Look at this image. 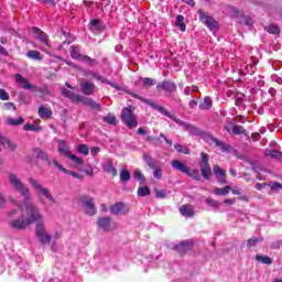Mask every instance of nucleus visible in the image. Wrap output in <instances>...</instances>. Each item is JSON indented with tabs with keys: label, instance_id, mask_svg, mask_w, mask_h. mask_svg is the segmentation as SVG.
I'll list each match as a JSON object with an SVG mask.
<instances>
[{
	"label": "nucleus",
	"instance_id": "43",
	"mask_svg": "<svg viewBox=\"0 0 282 282\" xmlns=\"http://www.w3.org/2000/svg\"><path fill=\"white\" fill-rule=\"evenodd\" d=\"M261 241H263V238L252 237L247 240V248H254V246H257V243H261Z\"/></svg>",
	"mask_w": 282,
	"mask_h": 282
},
{
	"label": "nucleus",
	"instance_id": "9",
	"mask_svg": "<svg viewBox=\"0 0 282 282\" xmlns=\"http://www.w3.org/2000/svg\"><path fill=\"white\" fill-rule=\"evenodd\" d=\"M77 102H83L86 107H90V109H94V111H102V107L99 102L94 100L91 97H85L79 95L77 97Z\"/></svg>",
	"mask_w": 282,
	"mask_h": 282
},
{
	"label": "nucleus",
	"instance_id": "32",
	"mask_svg": "<svg viewBox=\"0 0 282 282\" xmlns=\"http://www.w3.org/2000/svg\"><path fill=\"white\" fill-rule=\"evenodd\" d=\"M256 261H258V263H263L264 265H272V259L268 256H256Z\"/></svg>",
	"mask_w": 282,
	"mask_h": 282
},
{
	"label": "nucleus",
	"instance_id": "41",
	"mask_svg": "<svg viewBox=\"0 0 282 282\" xmlns=\"http://www.w3.org/2000/svg\"><path fill=\"white\" fill-rule=\"evenodd\" d=\"M174 149L175 151H177V153H183L184 155H191V150H188V148H185L180 143L174 144Z\"/></svg>",
	"mask_w": 282,
	"mask_h": 282
},
{
	"label": "nucleus",
	"instance_id": "28",
	"mask_svg": "<svg viewBox=\"0 0 282 282\" xmlns=\"http://www.w3.org/2000/svg\"><path fill=\"white\" fill-rule=\"evenodd\" d=\"M33 93L42 94V96H52V90H50V88H47V86H43V87L34 86Z\"/></svg>",
	"mask_w": 282,
	"mask_h": 282
},
{
	"label": "nucleus",
	"instance_id": "31",
	"mask_svg": "<svg viewBox=\"0 0 282 282\" xmlns=\"http://www.w3.org/2000/svg\"><path fill=\"white\" fill-rule=\"evenodd\" d=\"M230 191H232V187H230V186H226V187H216L215 189H214V193H215V195H219V196H226V195H228V193H230Z\"/></svg>",
	"mask_w": 282,
	"mask_h": 282
},
{
	"label": "nucleus",
	"instance_id": "64",
	"mask_svg": "<svg viewBox=\"0 0 282 282\" xmlns=\"http://www.w3.org/2000/svg\"><path fill=\"white\" fill-rule=\"evenodd\" d=\"M90 153L94 158H96V155H98V153H100V149L98 147H94L90 149Z\"/></svg>",
	"mask_w": 282,
	"mask_h": 282
},
{
	"label": "nucleus",
	"instance_id": "40",
	"mask_svg": "<svg viewBox=\"0 0 282 282\" xmlns=\"http://www.w3.org/2000/svg\"><path fill=\"white\" fill-rule=\"evenodd\" d=\"M129 180H131V172H129V170L121 169L120 170V181L129 182Z\"/></svg>",
	"mask_w": 282,
	"mask_h": 282
},
{
	"label": "nucleus",
	"instance_id": "45",
	"mask_svg": "<svg viewBox=\"0 0 282 282\" xmlns=\"http://www.w3.org/2000/svg\"><path fill=\"white\" fill-rule=\"evenodd\" d=\"M267 32H269V34L279 35L281 34V29L276 24H271L267 28Z\"/></svg>",
	"mask_w": 282,
	"mask_h": 282
},
{
	"label": "nucleus",
	"instance_id": "48",
	"mask_svg": "<svg viewBox=\"0 0 282 282\" xmlns=\"http://www.w3.org/2000/svg\"><path fill=\"white\" fill-rule=\"evenodd\" d=\"M41 127L39 126H34L32 123H26L24 124V131H34V133H39V131H41Z\"/></svg>",
	"mask_w": 282,
	"mask_h": 282
},
{
	"label": "nucleus",
	"instance_id": "37",
	"mask_svg": "<svg viewBox=\"0 0 282 282\" xmlns=\"http://www.w3.org/2000/svg\"><path fill=\"white\" fill-rule=\"evenodd\" d=\"M39 116H40V118H51L52 110L45 108L44 106H40Z\"/></svg>",
	"mask_w": 282,
	"mask_h": 282
},
{
	"label": "nucleus",
	"instance_id": "39",
	"mask_svg": "<svg viewBox=\"0 0 282 282\" xmlns=\"http://www.w3.org/2000/svg\"><path fill=\"white\" fill-rule=\"evenodd\" d=\"M104 122L107 124H118V119L116 118V115L113 113H108L106 117H104Z\"/></svg>",
	"mask_w": 282,
	"mask_h": 282
},
{
	"label": "nucleus",
	"instance_id": "42",
	"mask_svg": "<svg viewBox=\"0 0 282 282\" xmlns=\"http://www.w3.org/2000/svg\"><path fill=\"white\" fill-rule=\"evenodd\" d=\"M138 195L139 197H147L148 195H151V188H149V186H140L138 188Z\"/></svg>",
	"mask_w": 282,
	"mask_h": 282
},
{
	"label": "nucleus",
	"instance_id": "4",
	"mask_svg": "<svg viewBox=\"0 0 282 282\" xmlns=\"http://www.w3.org/2000/svg\"><path fill=\"white\" fill-rule=\"evenodd\" d=\"M77 203L80 204V206L84 209V213H86L89 217H94L96 215V203L94 202V198L90 196H80L77 199Z\"/></svg>",
	"mask_w": 282,
	"mask_h": 282
},
{
	"label": "nucleus",
	"instance_id": "62",
	"mask_svg": "<svg viewBox=\"0 0 282 282\" xmlns=\"http://www.w3.org/2000/svg\"><path fill=\"white\" fill-rule=\"evenodd\" d=\"M3 109H6V111H10V109H13V111H17V106L12 102H6L3 104Z\"/></svg>",
	"mask_w": 282,
	"mask_h": 282
},
{
	"label": "nucleus",
	"instance_id": "56",
	"mask_svg": "<svg viewBox=\"0 0 282 282\" xmlns=\"http://www.w3.org/2000/svg\"><path fill=\"white\" fill-rule=\"evenodd\" d=\"M152 171H153V177H155V180L162 178V170L158 167V165H155V169H152Z\"/></svg>",
	"mask_w": 282,
	"mask_h": 282
},
{
	"label": "nucleus",
	"instance_id": "58",
	"mask_svg": "<svg viewBox=\"0 0 282 282\" xmlns=\"http://www.w3.org/2000/svg\"><path fill=\"white\" fill-rule=\"evenodd\" d=\"M242 21L247 25V28H252V25L254 24V21L250 17H243Z\"/></svg>",
	"mask_w": 282,
	"mask_h": 282
},
{
	"label": "nucleus",
	"instance_id": "33",
	"mask_svg": "<svg viewBox=\"0 0 282 282\" xmlns=\"http://www.w3.org/2000/svg\"><path fill=\"white\" fill-rule=\"evenodd\" d=\"M87 76L90 77V78H95V80H99V83H109V82H107L106 77L101 76L100 74H98L96 72L89 70L87 73Z\"/></svg>",
	"mask_w": 282,
	"mask_h": 282
},
{
	"label": "nucleus",
	"instance_id": "23",
	"mask_svg": "<svg viewBox=\"0 0 282 282\" xmlns=\"http://www.w3.org/2000/svg\"><path fill=\"white\" fill-rule=\"evenodd\" d=\"M178 210L183 217H194L195 215V212L191 205H183Z\"/></svg>",
	"mask_w": 282,
	"mask_h": 282
},
{
	"label": "nucleus",
	"instance_id": "15",
	"mask_svg": "<svg viewBox=\"0 0 282 282\" xmlns=\"http://www.w3.org/2000/svg\"><path fill=\"white\" fill-rule=\"evenodd\" d=\"M79 86L84 96H93V94L96 91V85L86 79H83Z\"/></svg>",
	"mask_w": 282,
	"mask_h": 282
},
{
	"label": "nucleus",
	"instance_id": "22",
	"mask_svg": "<svg viewBox=\"0 0 282 282\" xmlns=\"http://www.w3.org/2000/svg\"><path fill=\"white\" fill-rule=\"evenodd\" d=\"M226 131H228V133H234V135H246V133H248V131L246 130V128H243V126L240 124H235L231 130L230 128L226 127L225 128Z\"/></svg>",
	"mask_w": 282,
	"mask_h": 282
},
{
	"label": "nucleus",
	"instance_id": "52",
	"mask_svg": "<svg viewBox=\"0 0 282 282\" xmlns=\"http://www.w3.org/2000/svg\"><path fill=\"white\" fill-rule=\"evenodd\" d=\"M227 11H228V14H230V17L237 18L241 15V11H239V9L235 7H228Z\"/></svg>",
	"mask_w": 282,
	"mask_h": 282
},
{
	"label": "nucleus",
	"instance_id": "24",
	"mask_svg": "<svg viewBox=\"0 0 282 282\" xmlns=\"http://www.w3.org/2000/svg\"><path fill=\"white\" fill-rule=\"evenodd\" d=\"M62 96H64L65 98H68L69 100H72V102H78L79 95H76L72 90H68L67 88H62Z\"/></svg>",
	"mask_w": 282,
	"mask_h": 282
},
{
	"label": "nucleus",
	"instance_id": "35",
	"mask_svg": "<svg viewBox=\"0 0 282 282\" xmlns=\"http://www.w3.org/2000/svg\"><path fill=\"white\" fill-rule=\"evenodd\" d=\"M185 175H188V177H192V180H195L196 182H199L202 180V175L199 174V170H188V173Z\"/></svg>",
	"mask_w": 282,
	"mask_h": 282
},
{
	"label": "nucleus",
	"instance_id": "13",
	"mask_svg": "<svg viewBox=\"0 0 282 282\" xmlns=\"http://www.w3.org/2000/svg\"><path fill=\"white\" fill-rule=\"evenodd\" d=\"M207 142H213L214 144H216V147L221 149L223 153H230V151H232V147L230 144L219 141V139L215 138L212 134L207 135Z\"/></svg>",
	"mask_w": 282,
	"mask_h": 282
},
{
	"label": "nucleus",
	"instance_id": "1",
	"mask_svg": "<svg viewBox=\"0 0 282 282\" xmlns=\"http://www.w3.org/2000/svg\"><path fill=\"white\" fill-rule=\"evenodd\" d=\"M9 182L11 186L23 197V205L17 200H13V206H17L20 210H24L26 213V220H29V224H35V221H43V214H41V209H39V206L36 204L32 203L30 200L32 198V195L30 194V187L23 184L19 180V176L14 173H9Z\"/></svg>",
	"mask_w": 282,
	"mask_h": 282
},
{
	"label": "nucleus",
	"instance_id": "51",
	"mask_svg": "<svg viewBox=\"0 0 282 282\" xmlns=\"http://www.w3.org/2000/svg\"><path fill=\"white\" fill-rule=\"evenodd\" d=\"M77 151L78 153H80L82 155H89V147H87V144H79L77 147Z\"/></svg>",
	"mask_w": 282,
	"mask_h": 282
},
{
	"label": "nucleus",
	"instance_id": "47",
	"mask_svg": "<svg viewBox=\"0 0 282 282\" xmlns=\"http://www.w3.org/2000/svg\"><path fill=\"white\" fill-rule=\"evenodd\" d=\"M2 145L7 147L9 151H17V144L12 143L10 139L6 138L4 141L2 142Z\"/></svg>",
	"mask_w": 282,
	"mask_h": 282
},
{
	"label": "nucleus",
	"instance_id": "3",
	"mask_svg": "<svg viewBox=\"0 0 282 282\" xmlns=\"http://www.w3.org/2000/svg\"><path fill=\"white\" fill-rule=\"evenodd\" d=\"M132 106L126 107L121 110V120L124 124L129 127V129H135L138 127V119H135V113H133Z\"/></svg>",
	"mask_w": 282,
	"mask_h": 282
},
{
	"label": "nucleus",
	"instance_id": "57",
	"mask_svg": "<svg viewBox=\"0 0 282 282\" xmlns=\"http://www.w3.org/2000/svg\"><path fill=\"white\" fill-rule=\"evenodd\" d=\"M195 91H197V87L196 86H187L184 89V94L185 96H191V94H195Z\"/></svg>",
	"mask_w": 282,
	"mask_h": 282
},
{
	"label": "nucleus",
	"instance_id": "12",
	"mask_svg": "<svg viewBox=\"0 0 282 282\" xmlns=\"http://www.w3.org/2000/svg\"><path fill=\"white\" fill-rule=\"evenodd\" d=\"M213 173H214L218 184H220L221 186L228 184L226 170H221V166L214 165Z\"/></svg>",
	"mask_w": 282,
	"mask_h": 282
},
{
	"label": "nucleus",
	"instance_id": "55",
	"mask_svg": "<svg viewBox=\"0 0 282 282\" xmlns=\"http://www.w3.org/2000/svg\"><path fill=\"white\" fill-rule=\"evenodd\" d=\"M52 164H53L56 169H58V171H61L62 173L67 174V171H68V170L65 169V167L63 166V164L58 163V161L52 160Z\"/></svg>",
	"mask_w": 282,
	"mask_h": 282
},
{
	"label": "nucleus",
	"instance_id": "59",
	"mask_svg": "<svg viewBox=\"0 0 282 282\" xmlns=\"http://www.w3.org/2000/svg\"><path fill=\"white\" fill-rule=\"evenodd\" d=\"M0 100H10V95L3 88H0Z\"/></svg>",
	"mask_w": 282,
	"mask_h": 282
},
{
	"label": "nucleus",
	"instance_id": "8",
	"mask_svg": "<svg viewBox=\"0 0 282 282\" xmlns=\"http://www.w3.org/2000/svg\"><path fill=\"white\" fill-rule=\"evenodd\" d=\"M35 235L42 245L50 243V241H52V236L47 235L45 227H43L41 224L35 226Z\"/></svg>",
	"mask_w": 282,
	"mask_h": 282
},
{
	"label": "nucleus",
	"instance_id": "36",
	"mask_svg": "<svg viewBox=\"0 0 282 282\" xmlns=\"http://www.w3.org/2000/svg\"><path fill=\"white\" fill-rule=\"evenodd\" d=\"M7 122L10 127H19V124H23V122H25V119H23V117H20L19 119L8 118Z\"/></svg>",
	"mask_w": 282,
	"mask_h": 282
},
{
	"label": "nucleus",
	"instance_id": "11",
	"mask_svg": "<svg viewBox=\"0 0 282 282\" xmlns=\"http://www.w3.org/2000/svg\"><path fill=\"white\" fill-rule=\"evenodd\" d=\"M156 89H162V91H165L166 94H173L174 91H177V85L173 80L165 79L156 84Z\"/></svg>",
	"mask_w": 282,
	"mask_h": 282
},
{
	"label": "nucleus",
	"instance_id": "6",
	"mask_svg": "<svg viewBox=\"0 0 282 282\" xmlns=\"http://www.w3.org/2000/svg\"><path fill=\"white\" fill-rule=\"evenodd\" d=\"M29 184L37 193H41V195H43L46 199H48V202H51L52 204H56V198H54V196L52 195L50 189H47L46 187H43V185H41V183H39V181L34 180L33 177H30Z\"/></svg>",
	"mask_w": 282,
	"mask_h": 282
},
{
	"label": "nucleus",
	"instance_id": "19",
	"mask_svg": "<svg viewBox=\"0 0 282 282\" xmlns=\"http://www.w3.org/2000/svg\"><path fill=\"white\" fill-rule=\"evenodd\" d=\"M15 80L22 89H30L31 91L34 90L35 85L30 84L28 78L23 77L21 74L15 75Z\"/></svg>",
	"mask_w": 282,
	"mask_h": 282
},
{
	"label": "nucleus",
	"instance_id": "17",
	"mask_svg": "<svg viewBox=\"0 0 282 282\" xmlns=\"http://www.w3.org/2000/svg\"><path fill=\"white\" fill-rule=\"evenodd\" d=\"M31 32L40 43H43V45H46L47 47L50 46V42L47 41V35L45 32L36 26L31 28Z\"/></svg>",
	"mask_w": 282,
	"mask_h": 282
},
{
	"label": "nucleus",
	"instance_id": "53",
	"mask_svg": "<svg viewBox=\"0 0 282 282\" xmlns=\"http://www.w3.org/2000/svg\"><path fill=\"white\" fill-rule=\"evenodd\" d=\"M155 85V79L145 77L143 78V87H153Z\"/></svg>",
	"mask_w": 282,
	"mask_h": 282
},
{
	"label": "nucleus",
	"instance_id": "60",
	"mask_svg": "<svg viewBox=\"0 0 282 282\" xmlns=\"http://www.w3.org/2000/svg\"><path fill=\"white\" fill-rule=\"evenodd\" d=\"M207 205L212 206L213 208H219V202L213 199V198H207Z\"/></svg>",
	"mask_w": 282,
	"mask_h": 282
},
{
	"label": "nucleus",
	"instance_id": "50",
	"mask_svg": "<svg viewBox=\"0 0 282 282\" xmlns=\"http://www.w3.org/2000/svg\"><path fill=\"white\" fill-rule=\"evenodd\" d=\"M67 158L78 166H83V164H85V161H83V159L78 158L76 154H70Z\"/></svg>",
	"mask_w": 282,
	"mask_h": 282
},
{
	"label": "nucleus",
	"instance_id": "61",
	"mask_svg": "<svg viewBox=\"0 0 282 282\" xmlns=\"http://www.w3.org/2000/svg\"><path fill=\"white\" fill-rule=\"evenodd\" d=\"M155 197H158L159 199H164V197H166V191L164 189L155 191Z\"/></svg>",
	"mask_w": 282,
	"mask_h": 282
},
{
	"label": "nucleus",
	"instance_id": "30",
	"mask_svg": "<svg viewBox=\"0 0 282 282\" xmlns=\"http://www.w3.org/2000/svg\"><path fill=\"white\" fill-rule=\"evenodd\" d=\"M199 109L203 111H206L213 107V101L210 100V97H205L204 100L199 104Z\"/></svg>",
	"mask_w": 282,
	"mask_h": 282
},
{
	"label": "nucleus",
	"instance_id": "2",
	"mask_svg": "<svg viewBox=\"0 0 282 282\" xmlns=\"http://www.w3.org/2000/svg\"><path fill=\"white\" fill-rule=\"evenodd\" d=\"M143 102H145V105H149V107H151L155 111H159V113H162V116H166V118H170L171 120H173V122H175L180 127H184L185 129H191V123H187V122L183 121L182 119H177L175 116H173L171 112H169V110H166L164 107H162L149 99H144Z\"/></svg>",
	"mask_w": 282,
	"mask_h": 282
},
{
	"label": "nucleus",
	"instance_id": "21",
	"mask_svg": "<svg viewBox=\"0 0 282 282\" xmlns=\"http://www.w3.org/2000/svg\"><path fill=\"white\" fill-rule=\"evenodd\" d=\"M171 166L175 170V171H180V173H184L186 175V173H188V170L191 167L186 166V164L182 163L178 160H173L171 162Z\"/></svg>",
	"mask_w": 282,
	"mask_h": 282
},
{
	"label": "nucleus",
	"instance_id": "7",
	"mask_svg": "<svg viewBox=\"0 0 282 282\" xmlns=\"http://www.w3.org/2000/svg\"><path fill=\"white\" fill-rule=\"evenodd\" d=\"M10 226L14 230H25L28 226H31V224L30 220L25 217V214H22L19 218L11 220Z\"/></svg>",
	"mask_w": 282,
	"mask_h": 282
},
{
	"label": "nucleus",
	"instance_id": "34",
	"mask_svg": "<svg viewBox=\"0 0 282 282\" xmlns=\"http://www.w3.org/2000/svg\"><path fill=\"white\" fill-rule=\"evenodd\" d=\"M133 176L134 180H138L141 186H143V184L147 182V177L144 176V174H142L140 170H135Z\"/></svg>",
	"mask_w": 282,
	"mask_h": 282
},
{
	"label": "nucleus",
	"instance_id": "16",
	"mask_svg": "<svg viewBox=\"0 0 282 282\" xmlns=\"http://www.w3.org/2000/svg\"><path fill=\"white\" fill-rule=\"evenodd\" d=\"M110 213H111V215H128L129 207H127V205H124V203L119 202L110 207Z\"/></svg>",
	"mask_w": 282,
	"mask_h": 282
},
{
	"label": "nucleus",
	"instance_id": "27",
	"mask_svg": "<svg viewBox=\"0 0 282 282\" xmlns=\"http://www.w3.org/2000/svg\"><path fill=\"white\" fill-rule=\"evenodd\" d=\"M70 56L75 61H79L80 58H83V54H80V47H78L76 45H72L70 46Z\"/></svg>",
	"mask_w": 282,
	"mask_h": 282
},
{
	"label": "nucleus",
	"instance_id": "10",
	"mask_svg": "<svg viewBox=\"0 0 282 282\" xmlns=\"http://www.w3.org/2000/svg\"><path fill=\"white\" fill-rule=\"evenodd\" d=\"M199 21H203L204 25H206L209 30H217V21L215 18L210 15H206V13L202 10H198Z\"/></svg>",
	"mask_w": 282,
	"mask_h": 282
},
{
	"label": "nucleus",
	"instance_id": "49",
	"mask_svg": "<svg viewBox=\"0 0 282 282\" xmlns=\"http://www.w3.org/2000/svg\"><path fill=\"white\" fill-rule=\"evenodd\" d=\"M79 61H82L83 63H86V65H90V66L96 65V63H98L96 59H94L87 55H83Z\"/></svg>",
	"mask_w": 282,
	"mask_h": 282
},
{
	"label": "nucleus",
	"instance_id": "29",
	"mask_svg": "<svg viewBox=\"0 0 282 282\" xmlns=\"http://www.w3.org/2000/svg\"><path fill=\"white\" fill-rule=\"evenodd\" d=\"M143 161L145 162L147 166H149V169H155V166H158V163L153 161V158L147 153H143Z\"/></svg>",
	"mask_w": 282,
	"mask_h": 282
},
{
	"label": "nucleus",
	"instance_id": "25",
	"mask_svg": "<svg viewBox=\"0 0 282 282\" xmlns=\"http://www.w3.org/2000/svg\"><path fill=\"white\" fill-rule=\"evenodd\" d=\"M58 152L61 153V155H63L64 158H69V155L72 154L69 152V149H67V145H65V141L59 140L58 141Z\"/></svg>",
	"mask_w": 282,
	"mask_h": 282
},
{
	"label": "nucleus",
	"instance_id": "54",
	"mask_svg": "<svg viewBox=\"0 0 282 282\" xmlns=\"http://www.w3.org/2000/svg\"><path fill=\"white\" fill-rule=\"evenodd\" d=\"M66 175H72V177H75V180H80V182H83V180H84L83 174L76 173V172H74L72 170H68L66 172Z\"/></svg>",
	"mask_w": 282,
	"mask_h": 282
},
{
	"label": "nucleus",
	"instance_id": "44",
	"mask_svg": "<svg viewBox=\"0 0 282 282\" xmlns=\"http://www.w3.org/2000/svg\"><path fill=\"white\" fill-rule=\"evenodd\" d=\"M176 25L180 28L181 32H186V24L184 23V15L176 17Z\"/></svg>",
	"mask_w": 282,
	"mask_h": 282
},
{
	"label": "nucleus",
	"instance_id": "46",
	"mask_svg": "<svg viewBox=\"0 0 282 282\" xmlns=\"http://www.w3.org/2000/svg\"><path fill=\"white\" fill-rule=\"evenodd\" d=\"M28 58H32V61L41 59V53L39 51H29L26 53Z\"/></svg>",
	"mask_w": 282,
	"mask_h": 282
},
{
	"label": "nucleus",
	"instance_id": "38",
	"mask_svg": "<svg viewBox=\"0 0 282 282\" xmlns=\"http://www.w3.org/2000/svg\"><path fill=\"white\" fill-rule=\"evenodd\" d=\"M265 155H270L271 158H274L275 160H282V152L279 150H265Z\"/></svg>",
	"mask_w": 282,
	"mask_h": 282
},
{
	"label": "nucleus",
	"instance_id": "63",
	"mask_svg": "<svg viewBox=\"0 0 282 282\" xmlns=\"http://www.w3.org/2000/svg\"><path fill=\"white\" fill-rule=\"evenodd\" d=\"M90 25H93V28H96L97 30H100V20L98 19L91 20Z\"/></svg>",
	"mask_w": 282,
	"mask_h": 282
},
{
	"label": "nucleus",
	"instance_id": "18",
	"mask_svg": "<svg viewBox=\"0 0 282 282\" xmlns=\"http://www.w3.org/2000/svg\"><path fill=\"white\" fill-rule=\"evenodd\" d=\"M97 226L105 232H109L113 229V227H111V218L110 217L98 218Z\"/></svg>",
	"mask_w": 282,
	"mask_h": 282
},
{
	"label": "nucleus",
	"instance_id": "20",
	"mask_svg": "<svg viewBox=\"0 0 282 282\" xmlns=\"http://www.w3.org/2000/svg\"><path fill=\"white\" fill-rule=\"evenodd\" d=\"M175 250L180 254H186V252L193 250V242H191L189 240H185V241L181 242L180 245H176Z\"/></svg>",
	"mask_w": 282,
	"mask_h": 282
},
{
	"label": "nucleus",
	"instance_id": "5",
	"mask_svg": "<svg viewBox=\"0 0 282 282\" xmlns=\"http://www.w3.org/2000/svg\"><path fill=\"white\" fill-rule=\"evenodd\" d=\"M200 158L202 160L199 162V167H200V173L203 175V180L210 182V177H213V167H210L208 154H206L205 152H202Z\"/></svg>",
	"mask_w": 282,
	"mask_h": 282
},
{
	"label": "nucleus",
	"instance_id": "26",
	"mask_svg": "<svg viewBox=\"0 0 282 282\" xmlns=\"http://www.w3.org/2000/svg\"><path fill=\"white\" fill-rule=\"evenodd\" d=\"M104 171H106V173H111L113 177L118 175V170H116V167L113 166V162L111 161H107L104 164Z\"/></svg>",
	"mask_w": 282,
	"mask_h": 282
},
{
	"label": "nucleus",
	"instance_id": "14",
	"mask_svg": "<svg viewBox=\"0 0 282 282\" xmlns=\"http://www.w3.org/2000/svg\"><path fill=\"white\" fill-rule=\"evenodd\" d=\"M33 158H35V160H42V162H46L48 166H52V159L50 158V154L41 150V148L33 149Z\"/></svg>",
	"mask_w": 282,
	"mask_h": 282
}]
</instances>
